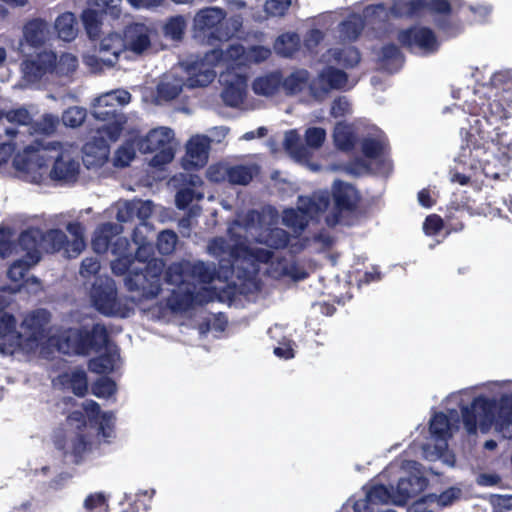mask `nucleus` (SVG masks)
I'll list each match as a JSON object with an SVG mask.
<instances>
[{"instance_id":"f8f14e48","label":"nucleus","mask_w":512,"mask_h":512,"mask_svg":"<svg viewBox=\"0 0 512 512\" xmlns=\"http://www.w3.org/2000/svg\"><path fill=\"white\" fill-rule=\"evenodd\" d=\"M333 200L334 210L326 217V223L330 227L341 222L343 212H354L357 209L360 196L353 185L337 180L334 184Z\"/></svg>"},{"instance_id":"a878e982","label":"nucleus","mask_w":512,"mask_h":512,"mask_svg":"<svg viewBox=\"0 0 512 512\" xmlns=\"http://www.w3.org/2000/svg\"><path fill=\"white\" fill-rule=\"evenodd\" d=\"M153 204L152 201H137V202H126L124 206L117 212V220L119 222H127L133 217H137L142 221L147 220L151 214Z\"/></svg>"},{"instance_id":"412c9836","label":"nucleus","mask_w":512,"mask_h":512,"mask_svg":"<svg viewBox=\"0 0 512 512\" xmlns=\"http://www.w3.org/2000/svg\"><path fill=\"white\" fill-rule=\"evenodd\" d=\"M57 380L63 389L71 390L77 397H84L88 393L87 373L81 367L59 374Z\"/></svg>"},{"instance_id":"b1692460","label":"nucleus","mask_w":512,"mask_h":512,"mask_svg":"<svg viewBox=\"0 0 512 512\" xmlns=\"http://www.w3.org/2000/svg\"><path fill=\"white\" fill-rule=\"evenodd\" d=\"M104 348H106L104 353L88 361V369L93 373L110 374L114 371L116 361L119 358L118 348L115 345L113 347L109 346V343Z\"/></svg>"},{"instance_id":"f257e3e1","label":"nucleus","mask_w":512,"mask_h":512,"mask_svg":"<svg viewBox=\"0 0 512 512\" xmlns=\"http://www.w3.org/2000/svg\"><path fill=\"white\" fill-rule=\"evenodd\" d=\"M98 425V434L104 439L114 435L115 416L112 412H101L100 405L94 400H86L83 403V411L74 410L67 416V423L74 426L76 431L73 436H56L54 445L63 453L64 457H70L73 464H80L87 453L92 450V440L85 433L87 422Z\"/></svg>"},{"instance_id":"423d86ee","label":"nucleus","mask_w":512,"mask_h":512,"mask_svg":"<svg viewBox=\"0 0 512 512\" xmlns=\"http://www.w3.org/2000/svg\"><path fill=\"white\" fill-rule=\"evenodd\" d=\"M91 301L95 309L105 316L129 317L134 308L117 299V289L111 279H98L92 286Z\"/></svg>"},{"instance_id":"58836bf2","label":"nucleus","mask_w":512,"mask_h":512,"mask_svg":"<svg viewBox=\"0 0 512 512\" xmlns=\"http://www.w3.org/2000/svg\"><path fill=\"white\" fill-rule=\"evenodd\" d=\"M188 274L194 280H197L203 284H210L216 277L215 268H211L209 265L202 261L195 263L188 262Z\"/></svg>"},{"instance_id":"4d7b16f0","label":"nucleus","mask_w":512,"mask_h":512,"mask_svg":"<svg viewBox=\"0 0 512 512\" xmlns=\"http://www.w3.org/2000/svg\"><path fill=\"white\" fill-rule=\"evenodd\" d=\"M437 28L450 37H455L463 31V25L459 21H452L449 16H440L435 19Z\"/></svg>"},{"instance_id":"dca6fc26","label":"nucleus","mask_w":512,"mask_h":512,"mask_svg":"<svg viewBox=\"0 0 512 512\" xmlns=\"http://www.w3.org/2000/svg\"><path fill=\"white\" fill-rule=\"evenodd\" d=\"M214 290L212 288H202L198 292L188 290L183 293L173 291L168 298L167 305L172 311H186L194 304L203 305L213 300Z\"/></svg>"},{"instance_id":"0eeeda50","label":"nucleus","mask_w":512,"mask_h":512,"mask_svg":"<svg viewBox=\"0 0 512 512\" xmlns=\"http://www.w3.org/2000/svg\"><path fill=\"white\" fill-rule=\"evenodd\" d=\"M496 402L483 395L475 397L470 405L461 407L462 421L469 435H475L477 429L487 433L494 425Z\"/></svg>"},{"instance_id":"79ce46f5","label":"nucleus","mask_w":512,"mask_h":512,"mask_svg":"<svg viewBox=\"0 0 512 512\" xmlns=\"http://www.w3.org/2000/svg\"><path fill=\"white\" fill-rule=\"evenodd\" d=\"M333 139L337 149L343 152H350L355 148L356 137L354 133L346 126H337Z\"/></svg>"},{"instance_id":"4be33fe9","label":"nucleus","mask_w":512,"mask_h":512,"mask_svg":"<svg viewBox=\"0 0 512 512\" xmlns=\"http://www.w3.org/2000/svg\"><path fill=\"white\" fill-rule=\"evenodd\" d=\"M125 50L121 34L111 32L101 39L97 51L105 57L106 66L110 68L118 62L120 54Z\"/></svg>"},{"instance_id":"338daca9","label":"nucleus","mask_w":512,"mask_h":512,"mask_svg":"<svg viewBox=\"0 0 512 512\" xmlns=\"http://www.w3.org/2000/svg\"><path fill=\"white\" fill-rule=\"evenodd\" d=\"M339 59L346 68H353L360 63L361 54L357 48L347 47L342 50Z\"/></svg>"},{"instance_id":"f704fd0d","label":"nucleus","mask_w":512,"mask_h":512,"mask_svg":"<svg viewBox=\"0 0 512 512\" xmlns=\"http://www.w3.org/2000/svg\"><path fill=\"white\" fill-rule=\"evenodd\" d=\"M42 251L46 253H56L61 251L69 244L66 234L60 229H49L42 231Z\"/></svg>"},{"instance_id":"37998d69","label":"nucleus","mask_w":512,"mask_h":512,"mask_svg":"<svg viewBox=\"0 0 512 512\" xmlns=\"http://www.w3.org/2000/svg\"><path fill=\"white\" fill-rule=\"evenodd\" d=\"M225 174L226 181L233 185H248L253 179L250 167L245 165L228 166Z\"/></svg>"},{"instance_id":"69168bd1","label":"nucleus","mask_w":512,"mask_h":512,"mask_svg":"<svg viewBox=\"0 0 512 512\" xmlns=\"http://www.w3.org/2000/svg\"><path fill=\"white\" fill-rule=\"evenodd\" d=\"M427 10L440 17L450 16L453 8L449 0H427Z\"/></svg>"},{"instance_id":"8fccbe9b","label":"nucleus","mask_w":512,"mask_h":512,"mask_svg":"<svg viewBox=\"0 0 512 512\" xmlns=\"http://www.w3.org/2000/svg\"><path fill=\"white\" fill-rule=\"evenodd\" d=\"M122 0H95L93 5L107 18L119 19L122 13Z\"/></svg>"},{"instance_id":"603ef678","label":"nucleus","mask_w":512,"mask_h":512,"mask_svg":"<svg viewBox=\"0 0 512 512\" xmlns=\"http://www.w3.org/2000/svg\"><path fill=\"white\" fill-rule=\"evenodd\" d=\"M78 59L71 53H63L59 59L56 57L55 73L59 76H68L76 71Z\"/></svg>"},{"instance_id":"6e6d98bb","label":"nucleus","mask_w":512,"mask_h":512,"mask_svg":"<svg viewBox=\"0 0 512 512\" xmlns=\"http://www.w3.org/2000/svg\"><path fill=\"white\" fill-rule=\"evenodd\" d=\"M363 155L369 159H376L383 154L384 143L372 137H366L361 142Z\"/></svg>"},{"instance_id":"c85d7f7f","label":"nucleus","mask_w":512,"mask_h":512,"mask_svg":"<svg viewBox=\"0 0 512 512\" xmlns=\"http://www.w3.org/2000/svg\"><path fill=\"white\" fill-rule=\"evenodd\" d=\"M48 24L41 18H34L28 21L23 28V35L26 42L35 48L41 47L45 43Z\"/></svg>"},{"instance_id":"5701e85b","label":"nucleus","mask_w":512,"mask_h":512,"mask_svg":"<svg viewBox=\"0 0 512 512\" xmlns=\"http://www.w3.org/2000/svg\"><path fill=\"white\" fill-rule=\"evenodd\" d=\"M120 232V227L112 222L100 224L92 238V248L98 254H104L108 251L113 238Z\"/></svg>"},{"instance_id":"052dcab7","label":"nucleus","mask_w":512,"mask_h":512,"mask_svg":"<svg viewBox=\"0 0 512 512\" xmlns=\"http://www.w3.org/2000/svg\"><path fill=\"white\" fill-rule=\"evenodd\" d=\"M5 119L16 125H30L32 124V117L29 111L24 108L12 109L5 112Z\"/></svg>"},{"instance_id":"9d476101","label":"nucleus","mask_w":512,"mask_h":512,"mask_svg":"<svg viewBox=\"0 0 512 512\" xmlns=\"http://www.w3.org/2000/svg\"><path fill=\"white\" fill-rule=\"evenodd\" d=\"M51 315L46 309H37L27 314L21 325L20 348L37 346L46 337V327Z\"/></svg>"},{"instance_id":"c756f323","label":"nucleus","mask_w":512,"mask_h":512,"mask_svg":"<svg viewBox=\"0 0 512 512\" xmlns=\"http://www.w3.org/2000/svg\"><path fill=\"white\" fill-rule=\"evenodd\" d=\"M107 19L93 4L81 13V20L87 36L91 40L97 39L102 32V25Z\"/></svg>"},{"instance_id":"ddd939ff","label":"nucleus","mask_w":512,"mask_h":512,"mask_svg":"<svg viewBox=\"0 0 512 512\" xmlns=\"http://www.w3.org/2000/svg\"><path fill=\"white\" fill-rule=\"evenodd\" d=\"M220 81L224 84L221 97L225 105L238 107L243 103L247 87V77L245 75L227 70L221 74Z\"/></svg>"},{"instance_id":"ea45409f","label":"nucleus","mask_w":512,"mask_h":512,"mask_svg":"<svg viewBox=\"0 0 512 512\" xmlns=\"http://www.w3.org/2000/svg\"><path fill=\"white\" fill-rule=\"evenodd\" d=\"M427 10V0H407L392 7L396 16L414 17Z\"/></svg>"},{"instance_id":"e433bc0d","label":"nucleus","mask_w":512,"mask_h":512,"mask_svg":"<svg viewBox=\"0 0 512 512\" xmlns=\"http://www.w3.org/2000/svg\"><path fill=\"white\" fill-rule=\"evenodd\" d=\"M259 242L271 249H284L290 242V234L282 228H270L261 235Z\"/></svg>"},{"instance_id":"c9c22d12","label":"nucleus","mask_w":512,"mask_h":512,"mask_svg":"<svg viewBox=\"0 0 512 512\" xmlns=\"http://www.w3.org/2000/svg\"><path fill=\"white\" fill-rule=\"evenodd\" d=\"M364 19L357 14H352L339 25L340 35L344 40L355 41L364 30Z\"/></svg>"},{"instance_id":"bb28decb","label":"nucleus","mask_w":512,"mask_h":512,"mask_svg":"<svg viewBox=\"0 0 512 512\" xmlns=\"http://www.w3.org/2000/svg\"><path fill=\"white\" fill-rule=\"evenodd\" d=\"M404 55L394 43L385 44L381 48L380 66L389 73L398 72L404 64Z\"/></svg>"},{"instance_id":"f3484780","label":"nucleus","mask_w":512,"mask_h":512,"mask_svg":"<svg viewBox=\"0 0 512 512\" xmlns=\"http://www.w3.org/2000/svg\"><path fill=\"white\" fill-rule=\"evenodd\" d=\"M20 349V335L16 330V319L12 314L0 316V353L12 355Z\"/></svg>"},{"instance_id":"c03bdc74","label":"nucleus","mask_w":512,"mask_h":512,"mask_svg":"<svg viewBox=\"0 0 512 512\" xmlns=\"http://www.w3.org/2000/svg\"><path fill=\"white\" fill-rule=\"evenodd\" d=\"M450 422L448 416L443 412H436L429 424L430 433L440 440H445L449 435Z\"/></svg>"},{"instance_id":"a211bd4d","label":"nucleus","mask_w":512,"mask_h":512,"mask_svg":"<svg viewBox=\"0 0 512 512\" xmlns=\"http://www.w3.org/2000/svg\"><path fill=\"white\" fill-rule=\"evenodd\" d=\"M111 95H104L98 99V105L94 110V117L101 121L112 122V126L106 128L107 135L111 140H116L121 131V122L118 121L120 113L110 101Z\"/></svg>"},{"instance_id":"473e14b6","label":"nucleus","mask_w":512,"mask_h":512,"mask_svg":"<svg viewBox=\"0 0 512 512\" xmlns=\"http://www.w3.org/2000/svg\"><path fill=\"white\" fill-rule=\"evenodd\" d=\"M54 28L60 39L70 42L74 40L78 33L77 19L72 12L60 14L54 23Z\"/></svg>"},{"instance_id":"4468645a","label":"nucleus","mask_w":512,"mask_h":512,"mask_svg":"<svg viewBox=\"0 0 512 512\" xmlns=\"http://www.w3.org/2000/svg\"><path fill=\"white\" fill-rule=\"evenodd\" d=\"M153 29L140 22H132L123 30V42L125 49L136 55L143 54L151 46Z\"/></svg>"},{"instance_id":"1a4fd4ad","label":"nucleus","mask_w":512,"mask_h":512,"mask_svg":"<svg viewBox=\"0 0 512 512\" xmlns=\"http://www.w3.org/2000/svg\"><path fill=\"white\" fill-rule=\"evenodd\" d=\"M348 75L334 66L323 68L309 83V94L317 102L324 101L332 90L345 87Z\"/></svg>"},{"instance_id":"2f4dec72","label":"nucleus","mask_w":512,"mask_h":512,"mask_svg":"<svg viewBox=\"0 0 512 512\" xmlns=\"http://www.w3.org/2000/svg\"><path fill=\"white\" fill-rule=\"evenodd\" d=\"M310 73L306 69H297L287 77H282V88L286 95L292 96L301 93L306 87L309 88Z\"/></svg>"},{"instance_id":"0e129e2a","label":"nucleus","mask_w":512,"mask_h":512,"mask_svg":"<svg viewBox=\"0 0 512 512\" xmlns=\"http://www.w3.org/2000/svg\"><path fill=\"white\" fill-rule=\"evenodd\" d=\"M443 227V219L438 214L428 215L423 223V231L428 236L437 235Z\"/></svg>"},{"instance_id":"f03ea898","label":"nucleus","mask_w":512,"mask_h":512,"mask_svg":"<svg viewBox=\"0 0 512 512\" xmlns=\"http://www.w3.org/2000/svg\"><path fill=\"white\" fill-rule=\"evenodd\" d=\"M134 270L125 278V286L130 292H138L141 299H153L161 292V276L164 262L154 257V247L143 242L138 245L134 257Z\"/></svg>"},{"instance_id":"393cba45","label":"nucleus","mask_w":512,"mask_h":512,"mask_svg":"<svg viewBox=\"0 0 512 512\" xmlns=\"http://www.w3.org/2000/svg\"><path fill=\"white\" fill-rule=\"evenodd\" d=\"M187 86L190 88L206 87L216 77L215 71L204 62H194L187 67Z\"/></svg>"},{"instance_id":"6ab92c4d","label":"nucleus","mask_w":512,"mask_h":512,"mask_svg":"<svg viewBox=\"0 0 512 512\" xmlns=\"http://www.w3.org/2000/svg\"><path fill=\"white\" fill-rule=\"evenodd\" d=\"M42 230L38 227H29L22 231L18 237V245L25 252L24 257L31 259L32 263L41 260Z\"/></svg>"},{"instance_id":"49530a36","label":"nucleus","mask_w":512,"mask_h":512,"mask_svg":"<svg viewBox=\"0 0 512 512\" xmlns=\"http://www.w3.org/2000/svg\"><path fill=\"white\" fill-rule=\"evenodd\" d=\"M178 242V235L170 229L161 231L158 234L156 247L160 254L170 255L174 252Z\"/></svg>"},{"instance_id":"9b49d317","label":"nucleus","mask_w":512,"mask_h":512,"mask_svg":"<svg viewBox=\"0 0 512 512\" xmlns=\"http://www.w3.org/2000/svg\"><path fill=\"white\" fill-rule=\"evenodd\" d=\"M397 40L409 51L418 49L423 54H432L438 51L439 42L434 31L426 26H411L400 30Z\"/></svg>"},{"instance_id":"6e6552de","label":"nucleus","mask_w":512,"mask_h":512,"mask_svg":"<svg viewBox=\"0 0 512 512\" xmlns=\"http://www.w3.org/2000/svg\"><path fill=\"white\" fill-rule=\"evenodd\" d=\"M174 139V132L168 127H159L150 130L146 136L137 140V148L143 153H157L153 156L151 163L154 166H161L170 163L174 158V150L171 142Z\"/></svg>"},{"instance_id":"a19ab883","label":"nucleus","mask_w":512,"mask_h":512,"mask_svg":"<svg viewBox=\"0 0 512 512\" xmlns=\"http://www.w3.org/2000/svg\"><path fill=\"white\" fill-rule=\"evenodd\" d=\"M188 274V262L170 264L164 272V281L167 284L180 286L185 283Z\"/></svg>"},{"instance_id":"72a5a7b5","label":"nucleus","mask_w":512,"mask_h":512,"mask_svg":"<svg viewBox=\"0 0 512 512\" xmlns=\"http://www.w3.org/2000/svg\"><path fill=\"white\" fill-rule=\"evenodd\" d=\"M301 38L296 32H286L277 37L274 49L278 55L292 57L300 50Z\"/></svg>"},{"instance_id":"864d4df0","label":"nucleus","mask_w":512,"mask_h":512,"mask_svg":"<svg viewBox=\"0 0 512 512\" xmlns=\"http://www.w3.org/2000/svg\"><path fill=\"white\" fill-rule=\"evenodd\" d=\"M185 28L186 23L182 16L171 17L164 26V34L173 40L180 41L184 36Z\"/></svg>"},{"instance_id":"e2e57ef3","label":"nucleus","mask_w":512,"mask_h":512,"mask_svg":"<svg viewBox=\"0 0 512 512\" xmlns=\"http://www.w3.org/2000/svg\"><path fill=\"white\" fill-rule=\"evenodd\" d=\"M133 265L134 260L131 255H122L111 263V269L115 275L127 274L128 276L134 270Z\"/></svg>"},{"instance_id":"13d9d810","label":"nucleus","mask_w":512,"mask_h":512,"mask_svg":"<svg viewBox=\"0 0 512 512\" xmlns=\"http://www.w3.org/2000/svg\"><path fill=\"white\" fill-rule=\"evenodd\" d=\"M304 139L309 148L319 149L326 139V131L321 127H310L305 131Z\"/></svg>"},{"instance_id":"2eb2a0df","label":"nucleus","mask_w":512,"mask_h":512,"mask_svg":"<svg viewBox=\"0 0 512 512\" xmlns=\"http://www.w3.org/2000/svg\"><path fill=\"white\" fill-rule=\"evenodd\" d=\"M210 139L207 136L192 137L186 145L183 167L186 170L203 168L209 158Z\"/></svg>"},{"instance_id":"5fc2aeb1","label":"nucleus","mask_w":512,"mask_h":512,"mask_svg":"<svg viewBox=\"0 0 512 512\" xmlns=\"http://www.w3.org/2000/svg\"><path fill=\"white\" fill-rule=\"evenodd\" d=\"M86 118V111L83 108L72 106L66 109L62 114V122L65 126L79 127Z\"/></svg>"},{"instance_id":"680f3d73","label":"nucleus","mask_w":512,"mask_h":512,"mask_svg":"<svg viewBox=\"0 0 512 512\" xmlns=\"http://www.w3.org/2000/svg\"><path fill=\"white\" fill-rule=\"evenodd\" d=\"M135 157V149L132 146H120L114 154L113 164L115 167L124 168L130 165Z\"/></svg>"},{"instance_id":"39448f33","label":"nucleus","mask_w":512,"mask_h":512,"mask_svg":"<svg viewBox=\"0 0 512 512\" xmlns=\"http://www.w3.org/2000/svg\"><path fill=\"white\" fill-rule=\"evenodd\" d=\"M226 16V11L222 8L207 7L196 14L194 26L211 43L228 41L235 35L241 22L237 19H227Z\"/></svg>"},{"instance_id":"3c124183","label":"nucleus","mask_w":512,"mask_h":512,"mask_svg":"<svg viewBox=\"0 0 512 512\" xmlns=\"http://www.w3.org/2000/svg\"><path fill=\"white\" fill-rule=\"evenodd\" d=\"M116 391V383L109 377H101L92 384V393L98 398H109Z\"/></svg>"},{"instance_id":"774afa93","label":"nucleus","mask_w":512,"mask_h":512,"mask_svg":"<svg viewBox=\"0 0 512 512\" xmlns=\"http://www.w3.org/2000/svg\"><path fill=\"white\" fill-rule=\"evenodd\" d=\"M291 5V0H266L265 11L272 16H283Z\"/></svg>"},{"instance_id":"7c9ffc66","label":"nucleus","mask_w":512,"mask_h":512,"mask_svg":"<svg viewBox=\"0 0 512 512\" xmlns=\"http://www.w3.org/2000/svg\"><path fill=\"white\" fill-rule=\"evenodd\" d=\"M282 87V73L273 71L264 76L257 77L252 84L253 91L257 95L273 96Z\"/></svg>"},{"instance_id":"20e7f679","label":"nucleus","mask_w":512,"mask_h":512,"mask_svg":"<svg viewBox=\"0 0 512 512\" xmlns=\"http://www.w3.org/2000/svg\"><path fill=\"white\" fill-rule=\"evenodd\" d=\"M57 350L65 355L87 356L91 351L100 352L110 342L108 330L104 324L69 327L55 337Z\"/></svg>"},{"instance_id":"7ed1b4c3","label":"nucleus","mask_w":512,"mask_h":512,"mask_svg":"<svg viewBox=\"0 0 512 512\" xmlns=\"http://www.w3.org/2000/svg\"><path fill=\"white\" fill-rule=\"evenodd\" d=\"M58 142L53 143L51 148L34 149L33 147H26L25 152L29 155L24 159L16 157L14 159L15 167L19 170L29 171L33 168L36 162L39 168L48 167L49 160H53V165L50 170L49 176L54 181L71 183L77 180L80 165L68 153H64Z\"/></svg>"},{"instance_id":"09e8293b","label":"nucleus","mask_w":512,"mask_h":512,"mask_svg":"<svg viewBox=\"0 0 512 512\" xmlns=\"http://www.w3.org/2000/svg\"><path fill=\"white\" fill-rule=\"evenodd\" d=\"M59 125V118L52 114H44L42 118L32 124V129L37 134L52 135Z\"/></svg>"},{"instance_id":"4c0bfd02","label":"nucleus","mask_w":512,"mask_h":512,"mask_svg":"<svg viewBox=\"0 0 512 512\" xmlns=\"http://www.w3.org/2000/svg\"><path fill=\"white\" fill-rule=\"evenodd\" d=\"M390 499V490L383 484H375L366 492L365 498L358 501L364 502L365 509L370 511V504H387Z\"/></svg>"},{"instance_id":"a18cd8bd","label":"nucleus","mask_w":512,"mask_h":512,"mask_svg":"<svg viewBox=\"0 0 512 512\" xmlns=\"http://www.w3.org/2000/svg\"><path fill=\"white\" fill-rule=\"evenodd\" d=\"M36 264L37 263H32L31 259L23 256L22 258L15 260L10 265L7 276L12 282L21 283L31 267Z\"/></svg>"},{"instance_id":"aec40b11","label":"nucleus","mask_w":512,"mask_h":512,"mask_svg":"<svg viewBox=\"0 0 512 512\" xmlns=\"http://www.w3.org/2000/svg\"><path fill=\"white\" fill-rule=\"evenodd\" d=\"M56 53L44 51L37 55L34 60L26 62L25 73L34 81L42 79L47 74L55 73Z\"/></svg>"},{"instance_id":"bf43d9fd","label":"nucleus","mask_w":512,"mask_h":512,"mask_svg":"<svg viewBox=\"0 0 512 512\" xmlns=\"http://www.w3.org/2000/svg\"><path fill=\"white\" fill-rule=\"evenodd\" d=\"M83 150L86 157L92 156L94 153H96V159L93 160L91 164L102 165L108 159L109 147L105 144L104 141H101V146L99 147H96L95 144L87 143Z\"/></svg>"},{"instance_id":"cd10ccee","label":"nucleus","mask_w":512,"mask_h":512,"mask_svg":"<svg viewBox=\"0 0 512 512\" xmlns=\"http://www.w3.org/2000/svg\"><path fill=\"white\" fill-rule=\"evenodd\" d=\"M494 424L505 439H512V398H502Z\"/></svg>"},{"instance_id":"de8ad7c7","label":"nucleus","mask_w":512,"mask_h":512,"mask_svg":"<svg viewBox=\"0 0 512 512\" xmlns=\"http://www.w3.org/2000/svg\"><path fill=\"white\" fill-rule=\"evenodd\" d=\"M228 233L230 238L235 241L232 246H229L228 254L232 258L233 261H238L239 259H249L250 249L240 235H236L233 233L232 228L229 227Z\"/></svg>"}]
</instances>
